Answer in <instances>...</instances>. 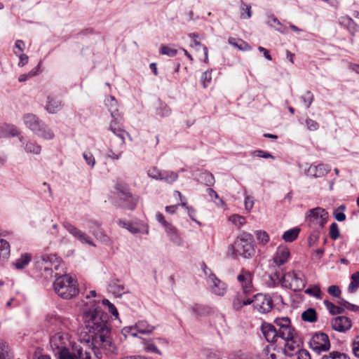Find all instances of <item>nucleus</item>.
<instances>
[{
  "label": "nucleus",
  "instance_id": "nucleus-1",
  "mask_svg": "<svg viewBox=\"0 0 359 359\" xmlns=\"http://www.w3.org/2000/svg\"><path fill=\"white\" fill-rule=\"evenodd\" d=\"M83 318L95 346L101 345L107 355H116L117 348L110 337V328L107 325L108 315L99 307L90 308L83 312Z\"/></svg>",
  "mask_w": 359,
  "mask_h": 359
},
{
  "label": "nucleus",
  "instance_id": "nucleus-2",
  "mask_svg": "<svg viewBox=\"0 0 359 359\" xmlns=\"http://www.w3.org/2000/svg\"><path fill=\"white\" fill-rule=\"evenodd\" d=\"M255 250L252 244V236L251 234L243 232L241 233L235 242L228 247L227 254L231 257L241 256L244 258H252L255 255Z\"/></svg>",
  "mask_w": 359,
  "mask_h": 359
},
{
  "label": "nucleus",
  "instance_id": "nucleus-3",
  "mask_svg": "<svg viewBox=\"0 0 359 359\" xmlns=\"http://www.w3.org/2000/svg\"><path fill=\"white\" fill-rule=\"evenodd\" d=\"M101 345L95 346L93 338L81 341L73 346L74 357L77 359H102Z\"/></svg>",
  "mask_w": 359,
  "mask_h": 359
},
{
  "label": "nucleus",
  "instance_id": "nucleus-4",
  "mask_svg": "<svg viewBox=\"0 0 359 359\" xmlns=\"http://www.w3.org/2000/svg\"><path fill=\"white\" fill-rule=\"evenodd\" d=\"M53 286L55 292L63 299H69L79 293L76 281L69 275L57 277Z\"/></svg>",
  "mask_w": 359,
  "mask_h": 359
},
{
  "label": "nucleus",
  "instance_id": "nucleus-5",
  "mask_svg": "<svg viewBox=\"0 0 359 359\" xmlns=\"http://www.w3.org/2000/svg\"><path fill=\"white\" fill-rule=\"evenodd\" d=\"M23 120L27 127L45 140H52L54 134L34 114H26Z\"/></svg>",
  "mask_w": 359,
  "mask_h": 359
},
{
  "label": "nucleus",
  "instance_id": "nucleus-6",
  "mask_svg": "<svg viewBox=\"0 0 359 359\" xmlns=\"http://www.w3.org/2000/svg\"><path fill=\"white\" fill-rule=\"evenodd\" d=\"M23 120L27 127L45 140H52L54 134L34 114H26Z\"/></svg>",
  "mask_w": 359,
  "mask_h": 359
},
{
  "label": "nucleus",
  "instance_id": "nucleus-7",
  "mask_svg": "<svg viewBox=\"0 0 359 359\" xmlns=\"http://www.w3.org/2000/svg\"><path fill=\"white\" fill-rule=\"evenodd\" d=\"M280 280L283 287L294 291L303 290L306 284L305 276L300 271L287 272L282 276Z\"/></svg>",
  "mask_w": 359,
  "mask_h": 359
},
{
  "label": "nucleus",
  "instance_id": "nucleus-8",
  "mask_svg": "<svg viewBox=\"0 0 359 359\" xmlns=\"http://www.w3.org/2000/svg\"><path fill=\"white\" fill-rule=\"evenodd\" d=\"M156 219L163 226L167 237L174 245L178 247L184 245V239L180 231L172 224L166 221L162 213L158 212L156 214Z\"/></svg>",
  "mask_w": 359,
  "mask_h": 359
},
{
  "label": "nucleus",
  "instance_id": "nucleus-9",
  "mask_svg": "<svg viewBox=\"0 0 359 359\" xmlns=\"http://www.w3.org/2000/svg\"><path fill=\"white\" fill-rule=\"evenodd\" d=\"M328 219L327 212L320 207L309 210L306 215V221L313 228L323 229Z\"/></svg>",
  "mask_w": 359,
  "mask_h": 359
},
{
  "label": "nucleus",
  "instance_id": "nucleus-10",
  "mask_svg": "<svg viewBox=\"0 0 359 359\" xmlns=\"http://www.w3.org/2000/svg\"><path fill=\"white\" fill-rule=\"evenodd\" d=\"M253 307L262 313L269 312L273 308V300L269 295L257 294L251 301Z\"/></svg>",
  "mask_w": 359,
  "mask_h": 359
},
{
  "label": "nucleus",
  "instance_id": "nucleus-11",
  "mask_svg": "<svg viewBox=\"0 0 359 359\" xmlns=\"http://www.w3.org/2000/svg\"><path fill=\"white\" fill-rule=\"evenodd\" d=\"M309 346L318 353L329 350L330 343L328 336L323 332L315 334L309 341Z\"/></svg>",
  "mask_w": 359,
  "mask_h": 359
},
{
  "label": "nucleus",
  "instance_id": "nucleus-12",
  "mask_svg": "<svg viewBox=\"0 0 359 359\" xmlns=\"http://www.w3.org/2000/svg\"><path fill=\"white\" fill-rule=\"evenodd\" d=\"M149 177L164 181L167 183H172L178 178V174L170 170H161L157 168H151L147 171Z\"/></svg>",
  "mask_w": 359,
  "mask_h": 359
},
{
  "label": "nucleus",
  "instance_id": "nucleus-13",
  "mask_svg": "<svg viewBox=\"0 0 359 359\" xmlns=\"http://www.w3.org/2000/svg\"><path fill=\"white\" fill-rule=\"evenodd\" d=\"M62 226L73 237L81 243H85L93 247L96 246L90 236L78 229L70 222H62Z\"/></svg>",
  "mask_w": 359,
  "mask_h": 359
},
{
  "label": "nucleus",
  "instance_id": "nucleus-14",
  "mask_svg": "<svg viewBox=\"0 0 359 359\" xmlns=\"http://www.w3.org/2000/svg\"><path fill=\"white\" fill-rule=\"evenodd\" d=\"M44 270L47 272L50 271L51 274L53 271H58L62 266V261L55 254H43L41 257Z\"/></svg>",
  "mask_w": 359,
  "mask_h": 359
},
{
  "label": "nucleus",
  "instance_id": "nucleus-15",
  "mask_svg": "<svg viewBox=\"0 0 359 359\" xmlns=\"http://www.w3.org/2000/svg\"><path fill=\"white\" fill-rule=\"evenodd\" d=\"M115 188L116 191L121 194V198L126 197V199H130V203H126L125 205V208L128 210H134L138 203V197L133 196L127 185L121 183L117 182L116 184Z\"/></svg>",
  "mask_w": 359,
  "mask_h": 359
},
{
  "label": "nucleus",
  "instance_id": "nucleus-16",
  "mask_svg": "<svg viewBox=\"0 0 359 359\" xmlns=\"http://www.w3.org/2000/svg\"><path fill=\"white\" fill-rule=\"evenodd\" d=\"M252 280V273L244 269H243L237 276V280L240 284L241 289L245 293H253L254 287Z\"/></svg>",
  "mask_w": 359,
  "mask_h": 359
},
{
  "label": "nucleus",
  "instance_id": "nucleus-17",
  "mask_svg": "<svg viewBox=\"0 0 359 359\" xmlns=\"http://www.w3.org/2000/svg\"><path fill=\"white\" fill-rule=\"evenodd\" d=\"M212 292L218 296H223L226 292V285L218 279L215 274L210 273L207 279Z\"/></svg>",
  "mask_w": 359,
  "mask_h": 359
},
{
  "label": "nucleus",
  "instance_id": "nucleus-18",
  "mask_svg": "<svg viewBox=\"0 0 359 359\" xmlns=\"http://www.w3.org/2000/svg\"><path fill=\"white\" fill-rule=\"evenodd\" d=\"M284 354L288 356L296 355L301 349V341L298 337L285 341Z\"/></svg>",
  "mask_w": 359,
  "mask_h": 359
},
{
  "label": "nucleus",
  "instance_id": "nucleus-19",
  "mask_svg": "<svg viewBox=\"0 0 359 359\" xmlns=\"http://www.w3.org/2000/svg\"><path fill=\"white\" fill-rule=\"evenodd\" d=\"M252 293H245L243 291L238 292L233 300V307L235 310H241L244 306L251 304L252 299L249 297Z\"/></svg>",
  "mask_w": 359,
  "mask_h": 359
},
{
  "label": "nucleus",
  "instance_id": "nucleus-20",
  "mask_svg": "<svg viewBox=\"0 0 359 359\" xmlns=\"http://www.w3.org/2000/svg\"><path fill=\"white\" fill-rule=\"evenodd\" d=\"M332 327L336 331L344 332L351 327V321L346 316H338L332 321Z\"/></svg>",
  "mask_w": 359,
  "mask_h": 359
},
{
  "label": "nucleus",
  "instance_id": "nucleus-21",
  "mask_svg": "<svg viewBox=\"0 0 359 359\" xmlns=\"http://www.w3.org/2000/svg\"><path fill=\"white\" fill-rule=\"evenodd\" d=\"M262 332L266 340L271 343H274L278 338V330L274 325L270 323H263L262 325Z\"/></svg>",
  "mask_w": 359,
  "mask_h": 359
},
{
  "label": "nucleus",
  "instance_id": "nucleus-22",
  "mask_svg": "<svg viewBox=\"0 0 359 359\" xmlns=\"http://www.w3.org/2000/svg\"><path fill=\"white\" fill-rule=\"evenodd\" d=\"M289 248L285 245H280L278 247L276 252L273 256V262L276 264L280 266L287 262L290 257Z\"/></svg>",
  "mask_w": 359,
  "mask_h": 359
},
{
  "label": "nucleus",
  "instance_id": "nucleus-23",
  "mask_svg": "<svg viewBox=\"0 0 359 359\" xmlns=\"http://www.w3.org/2000/svg\"><path fill=\"white\" fill-rule=\"evenodd\" d=\"M109 291L116 297H121L123 294L129 292L128 287L121 283L120 280H111L108 285Z\"/></svg>",
  "mask_w": 359,
  "mask_h": 359
},
{
  "label": "nucleus",
  "instance_id": "nucleus-24",
  "mask_svg": "<svg viewBox=\"0 0 359 359\" xmlns=\"http://www.w3.org/2000/svg\"><path fill=\"white\" fill-rule=\"evenodd\" d=\"M111 115H112L114 120H112L111 121L109 128L113 132L114 134H115L117 137L121 138V144H123L125 142V137H124L125 131L122 130L121 126L116 121L117 120H118V121L121 120V118H119L120 114H116L117 117L116 116H114L113 114H111Z\"/></svg>",
  "mask_w": 359,
  "mask_h": 359
},
{
  "label": "nucleus",
  "instance_id": "nucleus-25",
  "mask_svg": "<svg viewBox=\"0 0 359 359\" xmlns=\"http://www.w3.org/2000/svg\"><path fill=\"white\" fill-rule=\"evenodd\" d=\"M90 223L91 224V226H90V232L92 233V234L94 236H95L98 240H100L102 243H104L105 245H111V243H112L111 240L108 236L104 234L100 231H95V230L93 229L94 227L99 229L100 226V223L97 221H90Z\"/></svg>",
  "mask_w": 359,
  "mask_h": 359
},
{
  "label": "nucleus",
  "instance_id": "nucleus-26",
  "mask_svg": "<svg viewBox=\"0 0 359 359\" xmlns=\"http://www.w3.org/2000/svg\"><path fill=\"white\" fill-rule=\"evenodd\" d=\"M339 23L346 27L352 36H354L355 32L358 30V26L357 24L349 17H341L339 19Z\"/></svg>",
  "mask_w": 359,
  "mask_h": 359
},
{
  "label": "nucleus",
  "instance_id": "nucleus-27",
  "mask_svg": "<svg viewBox=\"0 0 359 359\" xmlns=\"http://www.w3.org/2000/svg\"><path fill=\"white\" fill-rule=\"evenodd\" d=\"M32 255L30 253H24L20 255L13 263L14 267L18 270L25 269L32 261Z\"/></svg>",
  "mask_w": 359,
  "mask_h": 359
},
{
  "label": "nucleus",
  "instance_id": "nucleus-28",
  "mask_svg": "<svg viewBox=\"0 0 359 359\" xmlns=\"http://www.w3.org/2000/svg\"><path fill=\"white\" fill-rule=\"evenodd\" d=\"M278 337L283 339L284 341L298 337L295 330L291 325L288 327H283L282 329H278Z\"/></svg>",
  "mask_w": 359,
  "mask_h": 359
},
{
  "label": "nucleus",
  "instance_id": "nucleus-29",
  "mask_svg": "<svg viewBox=\"0 0 359 359\" xmlns=\"http://www.w3.org/2000/svg\"><path fill=\"white\" fill-rule=\"evenodd\" d=\"M19 134L18 129L15 126L6 123L0 124V137L6 136L14 137L19 135Z\"/></svg>",
  "mask_w": 359,
  "mask_h": 359
},
{
  "label": "nucleus",
  "instance_id": "nucleus-30",
  "mask_svg": "<svg viewBox=\"0 0 359 359\" xmlns=\"http://www.w3.org/2000/svg\"><path fill=\"white\" fill-rule=\"evenodd\" d=\"M191 310L195 316H206L209 315L212 311L211 308L208 306L199 304L192 305Z\"/></svg>",
  "mask_w": 359,
  "mask_h": 359
},
{
  "label": "nucleus",
  "instance_id": "nucleus-31",
  "mask_svg": "<svg viewBox=\"0 0 359 359\" xmlns=\"http://www.w3.org/2000/svg\"><path fill=\"white\" fill-rule=\"evenodd\" d=\"M24 149L27 153L39 155L41 151V147L36 142L31 141L22 142Z\"/></svg>",
  "mask_w": 359,
  "mask_h": 359
},
{
  "label": "nucleus",
  "instance_id": "nucleus-32",
  "mask_svg": "<svg viewBox=\"0 0 359 359\" xmlns=\"http://www.w3.org/2000/svg\"><path fill=\"white\" fill-rule=\"evenodd\" d=\"M135 328L141 334H150L154 330L155 327L149 325L146 320H139L135 324Z\"/></svg>",
  "mask_w": 359,
  "mask_h": 359
},
{
  "label": "nucleus",
  "instance_id": "nucleus-33",
  "mask_svg": "<svg viewBox=\"0 0 359 359\" xmlns=\"http://www.w3.org/2000/svg\"><path fill=\"white\" fill-rule=\"evenodd\" d=\"M198 180L208 187L213 186L215 184V177L213 175L208 171L202 172L199 175Z\"/></svg>",
  "mask_w": 359,
  "mask_h": 359
},
{
  "label": "nucleus",
  "instance_id": "nucleus-34",
  "mask_svg": "<svg viewBox=\"0 0 359 359\" xmlns=\"http://www.w3.org/2000/svg\"><path fill=\"white\" fill-rule=\"evenodd\" d=\"M10 252L9 243L3 238H0V260L7 259L10 255Z\"/></svg>",
  "mask_w": 359,
  "mask_h": 359
},
{
  "label": "nucleus",
  "instance_id": "nucleus-35",
  "mask_svg": "<svg viewBox=\"0 0 359 359\" xmlns=\"http://www.w3.org/2000/svg\"><path fill=\"white\" fill-rule=\"evenodd\" d=\"M229 43L233 46L242 50H251L250 46L243 41L242 39H237L233 37H230L228 40Z\"/></svg>",
  "mask_w": 359,
  "mask_h": 359
},
{
  "label": "nucleus",
  "instance_id": "nucleus-36",
  "mask_svg": "<svg viewBox=\"0 0 359 359\" xmlns=\"http://www.w3.org/2000/svg\"><path fill=\"white\" fill-rule=\"evenodd\" d=\"M302 318L304 321L313 323L317 320V313L314 309L309 308L304 311L302 314Z\"/></svg>",
  "mask_w": 359,
  "mask_h": 359
},
{
  "label": "nucleus",
  "instance_id": "nucleus-37",
  "mask_svg": "<svg viewBox=\"0 0 359 359\" xmlns=\"http://www.w3.org/2000/svg\"><path fill=\"white\" fill-rule=\"evenodd\" d=\"M299 228H294L286 231L283 235V239L286 242H292L297 239L299 233Z\"/></svg>",
  "mask_w": 359,
  "mask_h": 359
},
{
  "label": "nucleus",
  "instance_id": "nucleus-38",
  "mask_svg": "<svg viewBox=\"0 0 359 359\" xmlns=\"http://www.w3.org/2000/svg\"><path fill=\"white\" fill-rule=\"evenodd\" d=\"M105 106L109 112H117L118 110V102L114 96H109L104 100Z\"/></svg>",
  "mask_w": 359,
  "mask_h": 359
},
{
  "label": "nucleus",
  "instance_id": "nucleus-39",
  "mask_svg": "<svg viewBox=\"0 0 359 359\" xmlns=\"http://www.w3.org/2000/svg\"><path fill=\"white\" fill-rule=\"evenodd\" d=\"M351 283L348 285V290L349 292H355L359 287V272H355L351 275Z\"/></svg>",
  "mask_w": 359,
  "mask_h": 359
},
{
  "label": "nucleus",
  "instance_id": "nucleus-40",
  "mask_svg": "<svg viewBox=\"0 0 359 359\" xmlns=\"http://www.w3.org/2000/svg\"><path fill=\"white\" fill-rule=\"evenodd\" d=\"M300 100L303 107L308 109L313 100V95L311 91L307 90L302 96H301Z\"/></svg>",
  "mask_w": 359,
  "mask_h": 359
},
{
  "label": "nucleus",
  "instance_id": "nucleus-41",
  "mask_svg": "<svg viewBox=\"0 0 359 359\" xmlns=\"http://www.w3.org/2000/svg\"><path fill=\"white\" fill-rule=\"evenodd\" d=\"M324 304L332 315L340 314L344 311L343 308L334 305L328 300H325Z\"/></svg>",
  "mask_w": 359,
  "mask_h": 359
},
{
  "label": "nucleus",
  "instance_id": "nucleus-42",
  "mask_svg": "<svg viewBox=\"0 0 359 359\" xmlns=\"http://www.w3.org/2000/svg\"><path fill=\"white\" fill-rule=\"evenodd\" d=\"M144 345V350L147 352L155 353L159 355L162 354L161 351L156 346V345L151 341V340L143 339Z\"/></svg>",
  "mask_w": 359,
  "mask_h": 359
},
{
  "label": "nucleus",
  "instance_id": "nucleus-43",
  "mask_svg": "<svg viewBox=\"0 0 359 359\" xmlns=\"http://www.w3.org/2000/svg\"><path fill=\"white\" fill-rule=\"evenodd\" d=\"M317 168V177H321L327 175L330 170L331 167L327 164H319L316 165Z\"/></svg>",
  "mask_w": 359,
  "mask_h": 359
},
{
  "label": "nucleus",
  "instance_id": "nucleus-44",
  "mask_svg": "<svg viewBox=\"0 0 359 359\" xmlns=\"http://www.w3.org/2000/svg\"><path fill=\"white\" fill-rule=\"evenodd\" d=\"M160 53L162 55H165L169 57H174L177 55V50L170 48V46L163 45L160 48Z\"/></svg>",
  "mask_w": 359,
  "mask_h": 359
},
{
  "label": "nucleus",
  "instance_id": "nucleus-45",
  "mask_svg": "<svg viewBox=\"0 0 359 359\" xmlns=\"http://www.w3.org/2000/svg\"><path fill=\"white\" fill-rule=\"evenodd\" d=\"M58 359H74L65 346H58Z\"/></svg>",
  "mask_w": 359,
  "mask_h": 359
},
{
  "label": "nucleus",
  "instance_id": "nucleus-46",
  "mask_svg": "<svg viewBox=\"0 0 359 359\" xmlns=\"http://www.w3.org/2000/svg\"><path fill=\"white\" fill-rule=\"evenodd\" d=\"M229 221H231L233 224H235L238 228L242 226L245 223V217L238 215H231L229 217Z\"/></svg>",
  "mask_w": 359,
  "mask_h": 359
},
{
  "label": "nucleus",
  "instance_id": "nucleus-47",
  "mask_svg": "<svg viewBox=\"0 0 359 359\" xmlns=\"http://www.w3.org/2000/svg\"><path fill=\"white\" fill-rule=\"evenodd\" d=\"M329 236L333 240H337L339 237V230L337 223L333 222L330 226Z\"/></svg>",
  "mask_w": 359,
  "mask_h": 359
},
{
  "label": "nucleus",
  "instance_id": "nucleus-48",
  "mask_svg": "<svg viewBox=\"0 0 359 359\" xmlns=\"http://www.w3.org/2000/svg\"><path fill=\"white\" fill-rule=\"evenodd\" d=\"M322 359H349V358L345 353L333 351L331 352L328 355H324Z\"/></svg>",
  "mask_w": 359,
  "mask_h": 359
},
{
  "label": "nucleus",
  "instance_id": "nucleus-49",
  "mask_svg": "<svg viewBox=\"0 0 359 359\" xmlns=\"http://www.w3.org/2000/svg\"><path fill=\"white\" fill-rule=\"evenodd\" d=\"M257 239L262 244L265 245L269 241V236L264 231H257L256 232Z\"/></svg>",
  "mask_w": 359,
  "mask_h": 359
},
{
  "label": "nucleus",
  "instance_id": "nucleus-50",
  "mask_svg": "<svg viewBox=\"0 0 359 359\" xmlns=\"http://www.w3.org/2000/svg\"><path fill=\"white\" fill-rule=\"evenodd\" d=\"M203 355L206 359H221V353L219 351L204 350Z\"/></svg>",
  "mask_w": 359,
  "mask_h": 359
},
{
  "label": "nucleus",
  "instance_id": "nucleus-51",
  "mask_svg": "<svg viewBox=\"0 0 359 359\" xmlns=\"http://www.w3.org/2000/svg\"><path fill=\"white\" fill-rule=\"evenodd\" d=\"M102 304L108 307L109 311L115 317L118 318V313L115 306L111 303L108 299H104Z\"/></svg>",
  "mask_w": 359,
  "mask_h": 359
},
{
  "label": "nucleus",
  "instance_id": "nucleus-52",
  "mask_svg": "<svg viewBox=\"0 0 359 359\" xmlns=\"http://www.w3.org/2000/svg\"><path fill=\"white\" fill-rule=\"evenodd\" d=\"M276 325L278 329H282L283 327H288L291 325V322L289 318H281L275 320Z\"/></svg>",
  "mask_w": 359,
  "mask_h": 359
},
{
  "label": "nucleus",
  "instance_id": "nucleus-53",
  "mask_svg": "<svg viewBox=\"0 0 359 359\" xmlns=\"http://www.w3.org/2000/svg\"><path fill=\"white\" fill-rule=\"evenodd\" d=\"M8 356V347L6 342L0 339V359H6Z\"/></svg>",
  "mask_w": 359,
  "mask_h": 359
},
{
  "label": "nucleus",
  "instance_id": "nucleus-54",
  "mask_svg": "<svg viewBox=\"0 0 359 359\" xmlns=\"http://www.w3.org/2000/svg\"><path fill=\"white\" fill-rule=\"evenodd\" d=\"M252 156H257L260 158H272L274 159L275 157L271 154L269 152L263 151V150H255L253 152H252Z\"/></svg>",
  "mask_w": 359,
  "mask_h": 359
},
{
  "label": "nucleus",
  "instance_id": "nucleus-55",
  "mask_svg": "<svg viewBox=\"0 0 359 359\" xmlns=\"http://www.w3.org/2000/svg\"><path fill=\"white\" fill-rule=\"evenodd\" d=\"M305 292L309 295L314 296L317 298H320L321 291L318 286H314L313 287L308 288L305 290Z\"/></svg>",
  "mask_w": 359,
  "mask_h": 359
},
{
  "label": "nucleus",
  "instance_id": "nucleus-56",
  "mask_svg": "<svg viewBox=\"0 0 359 359\" xmlns=\"http://www.w3.org/2000/svg\"><path fill=\"white\" fill-rule=\"evenodd\" d=\"M211 72L206 71L202 74L201 81L204 88H206L208 84L211 81Z\"/></svg>",
  "mask_w": 359,
  "mask_h": 359
},
{
  "label": "nucleus",
  "instance_id": "nucleus-57",
  "mask_svg": "<svg viewBox=\"0 0 359 359\" xmlns=\"http://www.w3.org/2000/svg\"><path fill=\"white\" fill-rule=\"evenodd\" d=\"M15 54L19 57L20 61L18 62V66L23 67L28 62V56L23 53H20L18 51H14Z\"/></svg>",
  "mask_w": 359,
  "mask_h": 359
},
{
  "label": "nucleus",
  "instance_id": "nucleus-58",
  "mask_svg": "<svg viewBox=\"0 0 359 359\" xmlns=\"http://www.w3.org/2000/svg\"><path fill=\"white\" fill-rule=\"evenodd\" d=\"M328 293L335 297H339L341 294V290L337 285H331L328 287Z\"/></svg>",
  "mask_w": 359,
  "mask_h": 359
},
{
  "label": "nucleus",
  "instance_id": "nucleus-59",
  "mask_svg": "<svg viewBox=\"0 0 359 359\" xmlns=\"http://www.w3.org/2000/svg\"><path fill=\"white\" fill-rule=\"evenodd\" d=\"M306 124L307 128L309 130H316L319 127L318 123L316 121H313L310 118L306 119Z\"/></svg>",
  "mask_w": 359,
  "mask_h": 359
},
{
  "label": "nucleus",
  "instance_id": "nucleus-60",
  "mask_svg": "<svg viewBox=\"0 0 359 359\" xmlns=\"http://www.w3.org/2000/svg\"><path fill=\"white\" fill-rule=\"evenodd\" d=\"M83 158L86 162L93 168L95 165V160L93 154L90 153H84Z\"/></svg>",
  "mask_w": 359,
  "mask_h": 359
},
{
  "label": "nucleus",
  "instance_id": "nucleus-61",
  "mask_svg": "<svg viewBox=\"0 0 359 359\" xmlns=\"http://www.w3.org/2000/svg\"><path fill=\"white\" fill-rule=\"evenodd\" d=\"M352 347H353V352L354 355L359 358V336H357L353 343H352Z\"/></svg>",
  "mask_w": 359,
  "mask_h": 359
},
{
  "label": "nucleus",
  "instance_id": "nucleus-62",
  "mask_svg": "<svg viewBox=\"0 0 359 359\" xmlns=\"http://www.w3.org/2000/svg\"><path fill=\"white\" fill-rule=\"evenodd\" d=\"M297 359H311L309 352L306 349H300L297 353Z\"/></svg>",
  "mask_w": 359,
  "mask_h": 359
},
{
  "label": "nucleus",
  "instance_id": "nucleus-63",
  "mask_svg": "<svg viewBox=\"0 0 359 359\" xmlns=\"http://www.w3.org/2000/svg\"><path fill=\"white\" fill-rule=\"evenodd\" d=\"M254 201L252 198L250 196H246L245 198V207L247 210H250L253 208Z\"/></svg>",
  "mask_w": 359,
  "mask_h": 359
},
{
  "label": "nucleus",
  "instance_id": "nucleus-64",
  "mask_svg": "<svg viewBox=\"0 0 359 359\" xmlns=\"http://www.w3.org/2000/svg\"><path fill=\"white\" fill-rule=\"evenodd\" d=\"M121 359H153L152 358H147L141 355H126Z\"/></svg>",
  "mask_w": 359,
  "mask_h": 359
}]
</instances>
